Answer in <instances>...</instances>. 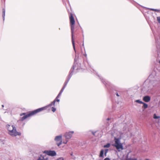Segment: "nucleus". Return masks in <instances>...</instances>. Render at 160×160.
<instances>
[{"instance_id":"nucleus-1","label":"nucleus","mask_w":160,"mask_h":160,"mask_svg":"<svg viewBox=\"0 0 160 160\" xmlns=\"http://www.w3.org/2000/svg\"><path fill=\"white\" fill-rule=\"evenodd\" d=\"M58 98H57V97L56 98V99L53 101V102H52L49 105H48L46 107H42L37 109H36L35 110H34L29 114H28L27 115H25V113H22L20 114L21 116H22L23 115H25L24 116L22 117V118L21 120H23L35 114H36L37 113L44 110L46 107H48L49 106H51L52 105H54L55 102L57 101V102H59L60 101L59 99H58Z\"/></svg>"},{"instance_id":"nucleus-2","label":"nucleus","mask_w":160,"mask_h":160,"mask_svg":"<svg viewBox=\"0 0 160 160\" xmlns=\"http://www.w3.org/2000/svg\"><path fill=\"white\" fill-rule=\"evenodd\" d=\"M6 128L8 131L9 134L12 136L21 135V133L20 132H18L16 131V128L13 125H7L6 126Z\"/></svg>"},{"instance_id":"nucleus-3","label":"nucleus","mask_w":160,"mask_h":160,"mask_svg":"<svg viewBox=\"0 0 160 160\" xmlns=\"http://www.w3.org/2000/svg\"><path fill=\"white\" fill-rule=\"evenodd\" d=\"M70 24L71 28V32H72V44L73 47V49L76 52L75 46V42L74 41L73 38V34L74 31V24H75V20L74 18L73 17L72 15H71L70 17Z\"/></svg>"},{"instance_id":"nucleus-4","label":"nucleus","mask_w":160,"mask_h":160,"mask_svg":"<svg viewBox=\"0 0 160 160\" xmlns=\"http://www.w3.org/2000/svg\"><path fill=\"white\" fill-rule=\"evenodd\" d=\"M114 140L115 143L113 146L115 147L118 150L119 149L122 150L123 149V146L122 144L120 142V139L115 138Z\"/></svg>"},{"instance_id":"nucleus-5","label":"nucleus","mask_w":160,"mask_h":160,"mask_svg":"<svg viewBox=\"0 0 160 160\" xmlns=\"http://www.w3.org/2000/svg\"><path fill=\"white\" fill-rule=\"evenodd\" d=\"M54 140L56 142L57 145L59 146L62 143V136L59 135L56 136Z\"/></svg>"},{"instance_id":"nucleus-6","label":"nucleus","mask_w":160,"mask_h":160,"mask_svg":"<svg viewBox=\"0 0 160 160\" xmlns=\"http://www.w3.org/2000/svg\"><path fill=\"white\" fill-rule=\"evenodd\" d=\"M43 153L51 156H54L56 155V153L54 151L45 150L43 152Z\"/></svg>"},{"instance_id":"nucleus-7","label":"nucleus","mask_w":160,"mask_h":160,"mask_svg":"<svg viewBox=\"0 0 160 160\" xmlns=\"http://www.w3.org/2000/svg\"><path fill=\"white\" fill-rule=\"evenodd\" d=\"M73 133V131H70L65 133L64 136L67 139H69L72 137Z\"/></svg>"},{"instance_id":"nucleus-8","label":"nucleus","mask_w":160,"mask_h":160,"mask_svg":"<svg viewBox=\"0 0 160 160\" xmlns=\"http://www.w3.org/2000/svg\"><path fill=\"white\" fill-rule=\"evenodd\" d=\"M48 159L46 156L40 155L37 160H48Z\"/></svg>"},{"instance_id":"nucleus-9","label":"nucleus","mask_w":160,"mask_h":160,"mask_svg":"<svg viewBox=\"0 0 160 160\" xmlns=\"http://www.w3.org/2000/svg\"><path fill=\"white\" fill-rule=\"evenodd\" d=\"M151 99V98L148 96H146L143 97V100L146 102H149Z\"/></svg>"},{"instance_id":"nucleus-10","label":"nucleus","mask_w":160,"mask_h":160,"mask_svg":"<svg viewBox=\"0 0 160 160\" xmlns=\"http://www.w3.org/2000/svg\"><path fill=\"white\" fill-rule=\"evenodd\" d=\"M5 8H3L2 9V17L3 20H4V19H5Z\"/></svg>"},{"instance_id":"nucleus-11","label":"nucleus","mask_w":160,"mask_h":160,"mask_svg":"<svg viewBox=\"0 0 160 160\" xmlns=\"http://www.w3.org/2000/svg\"><path fill=\"white\" fill-rule=\"evenodd\" d=\"M104 153V150H102L101 151L99 156L100 157H103V155Z\"/></svg>"},{"instance_id":"nucleus-12","label":"nucleus","mask_w":160,"mask_h":160,"mask_svg":"<svg viewBox=\"0 0 160 160\" xmlns=\"http://www.w3.org/2000/svg\"><path fill=\"white\" fill-rule=\"evenodd\" d=\"M76 65L74 64V65L71 68V72L70 74H71V73L72 72H73V70L75 68V66H76Z\"/></svg>"},{"instance_id":"nucleus-13","label":"nucleus","mask_w":160,"mask_h":160,"mask_svg":"<svg viewBox=\"0 0 160 160\" xmlns=\"http://www.w3.org/2000/svg\"><path fill=\"white\" fill-rule=\"evenodd\" d=\"M153 118L154 119H158L160 118V117L159 116H157L156 114H154L153 115Z\"/></svg>"},{"instance_id":"nucleus-14","label":"nucleus","mask_w":160,"mask_h":160,"mask_svg":"<svg viewBox=\"0 0 160 160\" xmlns=\"http://www.w3.org/2000/svg\"><path fill=\"white\" fill-rule=\"evenodd\" d=\"M142 104H143V107L145 109L148 108V105L146 103H144V102Z\"/></svg>"},{"instance_id":"nucleus-15","label":"nucleus","mask_w":160,"mask_h":160,"mask_svg":"<svg viewBox=\"0 0 160 160\" xmlns=\"http://www.w3.org/2000/svg\"><path fill=\"white\" fill-rule=\"evenodd\" d=\"M135 102L137 103H140V104H142V103H143V102L142 101H141L139 100H137L135 101Z\"/></svg>"},{"instance_id":"nucleus-16","label":"nucleus","mask_w":160,"mask_h":160,"mask_svg":"<svg viewBox=\"0 0 160 160\" xmlns=\"http://www.w3.org/2000/svg\"><path fill=\"white\" fill-rule=\"evenodd\" d=\"M110 144L109 143H108L107 144L104 145V147L105 148H108L110 147Z\"/></svg>"},{"instance_id":"nucleus-17","label":"nucleus","mask_w":160,"mask_h":160,"mask_svg":"<svg viewBox=\"0 0 160 160\" xmlns=\"http://www.w3.org/2000/svg\"><path fill=\"white\" fill-rule=\"evenodd\" d=\"M150 10H151L152 11H155V12H159L160 11V10H159L157 9H153V8H150Z\"/></svg>"},{"instance_id":"nucleus-18","label":"nucleus","mask_w":160,"mask_h":160,"mask_svg":"<svg viewBox=\"0 0 160 160\" xmlns=\"http://www.w3.org/2000/svg\"><path fill=\"white\" fill-rule=\"evenodd\" d=\"M126 160H137V159L136 158H130L127 159Z\"/></svg>"},{"instance_id":"nucleus-19","label":"nucleus","mask_w":160,"mask_h":160,"mask_svg":"<svg viewBox=\"0 0 160 160\" xmlns=\"http://www.w3.org/2000/svg\"><path fill=\"white\" fill-rule=\"evenodd\" d=\"M65 88V87H63L61 90L60 92H61L62 93V92H63L64 89Z\"/></svg>"},{"instance_id":"nucleus-20","label":"nucleus","mask_w":160,"mask_h":160,"mask_svg":"<svg viewBox=\"0 0 160 160\" xmlns=\"http://www.w3.org/2000/svg\"><path fill=\"white\" fill-rule=\"evenodd\" d=\"M52 110L53 112H54L56 110V109L55 108H54V107H52Z\"/></svg>"},{"instance_id":"nucleus-21","label":"nucleus","mask_w":160,"mask_h":160,"mask_svg":"<svg viewBox=\"0 0 160 160\" xmlns=\"http://www.w3.org/2000/svg\"><path fill=\"white\" fill-rule=\"evenodd\" d=\"M71 77V76L69 78H68V80L67 81L65 82L64 83L65 84H67V83H68V81H69V79H70Z\"/></svg>"},{"instance_id":"nucleus-22","label":"nucleus","mask_w":160,"mask_h":160,"mask_svg":"<svg viewBox=\"0 0 160 160\" xmlns=\"http://www.w3.org/2000/svg\"><path fill=\"white\" fill-rule=\"evenodd\" d=\"M62 94V93H61V92H60L58 94V95L57 96V98H59V97H60V96H61V94Z\"/></svg>"},{"instance_id":"nucleus-23","label":"nucleus","mask_w":160,"mask_h":160,"mask_svg":"<svg viewBox=\"0 0 160 160\" xmlns=\"http://www.w3.org/2000/svg\"><path fill=\"white\" fill-rule=\"evenodd\" d=\"M157 20L159 22H160V17H158L157 18Z\"/></svg>"},{"instance_id":"nucleus-24","label":"nucleus","mask_w":160,"mask_h":160,"mask_svg":"<svg viewBox=\"0 0 160 160\" xmlns=\"http://www.w3.org/2000/svg\"><path fill=\"white\" fill-rule=\"evenodd\" d=\"M108 149H106L105 150V156H106V153H107V152L108 151Z\"/></svg>"},{"instance_id":"nucleus-25","label":"nucleus","mask_w":160,"mask_h":160,"mask_svg":"<svg viewBox=\"0 0 160 160\" xmlns=\"http://www.w3.org/2000/svg\"><path fill=\"white\" fill-rule=\"evenodd\" d=\"M57 160H64L63 158H58Z\"/></svg>"},{"instance_id":"nucleus-26","label":"nucleus","mask_w":160,"mask_h":160,"mask_svg":"<svg viewBox=\"0 0 160 160\" xmlns=\"http://www.w3.org/2000/svg\"><path fill=\"white\" fill-rule=\"evenodd\" d=\"M104 160H110V159L109 158H106Z\"/></svg>"},{"instance_id":"nucleus-27","label":"nucleus","mask_w":160,"mask_h":160,"mask_svg":"<svg viewBox=\"0 0 160 160\" xmlns=\"http://www.w3.org/2000/svg\"><path fill=\"white\" fill-rule=\"evenodd\" d=\"M68 141H64V142H63V143H64V144H66L67 143Z\"/></svg>"},{"instance_id":"nucleus-28","label":"nucleus","mask_w":160,"mask_h":160,"mask_svg":"<svg viewBox=\"0 0 160 160\" xmlns=\"http://www.w3.org/2000/svg\"><path fill=\"white\" fill-rule=\"evenodd\" d=\"M67 84H65L64 83V85L63 87H65V88L66 87V86H67Z\"/></svg>"},{"instance_id":"nucleus-29","label":"nucleus","mask_w":160,"mask_h":160,"mask_svg":"<svg viewBox=\"0 0 160 160\" xmlns=\"http://www.w3.org/2000/svg\"><path fill=\"white\" fill-rule=\"evenodd\" d=\"M116 95L117 96H119V95H118V93H117L116 94Z\"/></svg>"},{"instance_id":"nucleus-30","label":"nucleus","mask_w":160,"mask_h":160,"mask_svg":"<svg viewBox=\"0 0 160 160\" xmlns=\"http://www.w3.org/2000/svg\"><path fill=\"white\" fill-rule=\"evenodd\" d=\"M110 119L109 118H108L107 119V120H109Z\"/></svg>"},{"instance_id":"nucleus-31","label":"nucleus","mask_w":160,"mask_h":160,"mask_svg":"<svg viewBox=\"0 0 160 160\" xmlns=\"http://www.w3.org/2000/svg\"><path fill=\"white\" fill-rule=\"evenodd\" d=\"M2 107H3H3H4V105H2Z\"/></svg>"},{"instance_id":"nucleus-32","label":"nucleus","mask_w":160,"mask_h":160,"mask_svg":"<svg viewBox=\"0 0 160 160\" xmlns=\"http://www.w3.org/2000/svg\"><path fill=\"white\" fill-rule=\"evenodd\" d=\"M92 134L93 135H95V133H93Z\"/></svg>"},{"instance_id":"nucleus-33","label":"nucleus","mask_w":160,"mask_h":160,"mask_svg":"<svg viewBox=\"0 0 160 160\" xmlns=\"http://www.w3.org/2000/svg\"><path fill=\"white\" fill-rule=\"evenodd\" d=\"M145 160H149V159H146Z\"/></svg>"},{"instance_id":"nucleus-34","label":"nucleus","mask_w":160,"mask_h":160,"mask_svg":"<svg viewBox=\"0 0 160 160\" xmlns=\"http://www.w3.org/2000/svg\"><path fill=\"white\" fill-rule=\"evenodd\" d=\"M72 155V154H71V155Z\"/></svg>"},{"instance_id":"nucleus-35","label":"nucleus","mask_w":160,"mask_h":160,"mask_svg":"<svg viewBox=\"0 0 160 160\" xmlns=\"http://www.w3.org/2000/svg\"><path fill=\"white\" fill-rule=\"evenodd\" d=\"M160 64V61H159V62Z\"/></svg>"}]
</instances>
